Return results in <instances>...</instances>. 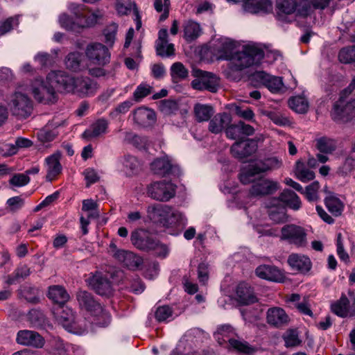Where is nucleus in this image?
I'll use <instances>...</instances> for the list:
<instances>
[{
	"mask_svg": "<svg viewBox=\"0 0 355 355\" xmlns=\"http://www.w3.org/2000/svg\"><path fill=\"white\" fill-rule=\"evenodd\" d=\"M217 54L222 60H229L224 73L231 78L233 73L244 68L259 64L265 55L259 44H249L237 50L236 43L229 38H220L217 46Z\"/></svg>",
	"mask_w": 355,
	"mask_h": 355,
	"instance_id": "obj_1",
	"label": "nucleus"
},
{
	"mask_svg": "<svg viewBox=\"0 0 355 355\" xmlns=\"http://www.w3.org/2000/svg\"><path fill=\"white\" fill-rule=\"evenodd\" d=\"M54 78H56L55 83L60 85V89L77 94L80 96H92L98 89L97 83L87 77L74 78L62 71H51L49 73V80Z\"/></svg>",
	"mask_w": 355,
	"mask_h": 355,
	"instance_id": "obj_2",
	"label": "nucleus"
},
{
	"mask_svg": "<svg viewBox=\"0 0 355 355\" xmlns=\"http://www.w3.org/2000/svg\"><path fill=\"white\" fill-rule=\"evenodd\" d=\"M70 12L77 19V22H64V19H69L66 13L60 15L58 22L60 26L66 30L78 31L79 29L89 28L95 26L102 18L103 14L99 10H89L85 12V6L71 3L68 7Z\"/></svg>",
	"mask_w": 355,
	"mask_h": 355,
	"instance_id": "obj_3",
	"label": "nucleus"
},
{
	"mask_svg": "<svg viewBox=\"0 0 355 355\" xmlns=\"http://www.w3.org/2000/svg\"><path fill=\"white\" fill-rule=\"evenodd\" d=\"M29 87L24 83H20L15 92L10 94L6 100L7 108L13 116L20 119H26L33 112V104L28 96Z\"/></svg>",
	"mask_w": 355,
	"mask_h": 355,
	"instance_id": "obj_4",
	"label": "nucleus"
},
{
	"mask_svg": "<svg viewBox=\"0 0 355 355\" xmlns=\"http://www.w3.org/2000/svg\"><path fill=\"white\" fill-rule=\"evenodd\" d=\"M277 17L281 21H291L295 15L297 17H308L313 14V8L309 0H277Z\"/></svg>",
	"mask_w": 355,
	"mask_h": 355,
	"instance_id": "obj_5",
	"label": "nucleus"
},
{
	"mask_svg": "<svg viewBox=\"0 0 355 355\" xmlns=\"http://www.w3.org/2000/svg\"><path fill=\"white\" fill-rule=\"evenodd\" d=\"M76 298L80 306L85 309L93 320L92 323L99 327L107 326L111 320L110 313L98 302L92 295L85 291H80L76 294Z\"/></svg>",
	"mask_w": 355,
	"mask_h": 355,
	"instance_id": "obj_6",
	"label": "nucleus"
},
{
	"mask_svg": "<svg viewBox=\"0 0 355 355\" xmlns=\"http://www.w3.org/2000/svg\"><path fill=\"white\" fill-rule=\"evenodd\" d=\"M49 75L46 80L41 78H35L30 83H26L29 88L28 92L31 93L35 101L44 103H53L56 101V94L55 88L60 89V85L55 83L56 78L49 80Z\"/></svg>",
	"mask_w": 355,
	"mask_h": 355,
	"instance_id": "obj_7",
	"label": "nucleus"
},
{
	"mask_svg": "<svg viewBox=\"0 0 355 355\" xmlns=\"http://www.w3.org/2000/svg\"><path fill=\"white\" fill-rule=\"evenodd\" d=\"M235 331L234 328L229 324H223L218 327L214 337L219 345H223L229 343V349H232L239 353L251 355L257 351V348L245 340L234 338Z\"/></svg>",
	"mask_w": 355,
	"mask_h": 355,
	"instance_id": "obj_8",
	"label": "nucleus"
},
{
	"mask_svg": "<svg viewBox=\"0 0 355 355\" xmlns=\"http://www.w3.org/2000/svg\"><path fill=\"white\" fill-rule=\"evenodd\" d=\"M58 322L69 332L82 335L88 331L90 323L85 318L76 319L73 310L68 306H60L54 313Z\"/></svg>",
	"mask_w": 355,
	"mask_h": 355,
	"instance_id": "obj_9",
	"label": "nucleus"
},
{
	"mask_svg": "<svg viewBox=\"0 0 355 355\" xmlns=\"http://www.w3.org/2000/svg\"><path fill=\"white\" fill-rule=\"evenodd\" d=\"M282 166V161L275 157L252 162L248 166L242 168L239 174V178L243 184H246L250 183L255 175L268 171L278 169Z\"/></svg>",
	"mask_w": 355,
	"mask_h": 355,
	"instance_id": "obj_10",
	"label": "nucleus"
},
{
	"mask_svg": "<svg viewBox=\"0 0 355 355\" xmlns=\"http://www.w3.org/2000/svg\"><path fill=\"white\" fill-rule=\"evenodd\" d=\"M192 76L195 78L191 82V86L197 90H207L216 92L220 84L219 78L213 73L202 71L199 69H193Z\"/></svg>",
	"mask_w": 355,
	"mask_h": 355,
	"instance_id": "obj_11",
	"label": "nucleus"
},
{
	"mask_svg": "<svg viewBox=\"0 0 355 355\" xmlns=\"http://www.w3.org/2000/svg\"><path fill=\"white\" fill-rule=\"evenodd\" d=\"M176 192V185L165 180L154 182L147 187V195L152 199L167 202L173 198Z\"/></svg>",
	"mask_w": 355,
	"mask_h": 355,
	"instance_id": "obj_12",
	"label": "nucleus"
},
{
	"mask_svg": "<svg viewBox=\"0 0 355 355\" xmlns=\"http://www.w3.org/2000/svg\"><path fill=\"white\" fill-rule=\"evenodd\" d=\"M109 253L124 267L130 270H137L143 263L141 257L130 251L118 249L113 242L110 244Z\"/></svg>",
	"mask_w": 355,
	"mask_h": 355,
	"instance_id": "obj_13",
	"label": "nucleus"
},
{
	"mask_svg": "<svg viewBox=\"0 0 355 355\" xmlns=\"http://www.w3.org/2000/svg\"><path fill=\"white\" fill-rule=\"evenodd\" d=\"M343 92L340 100L334 105L331 116L334 120L347 122L355 116V100L345 103Z\"/></svg>",
	"mask_w": 355,
	"mask_h": 355,
	"instance_id": "obj_14",
	"label": "nucleus"
},
{
	"mask_svg": "<svg viewBox=\"0 0 355 355\" xmlns=\"http://www.w3.org/2000/svg\"><path fill=\"white\" fill-rule=\"evenodd\" d=\"M282 240L297 247H304L306 244V233L304 229L295 225H287L282 228Z\"/></svg>",
	"mask_w": 355,
	"mask_h": 355,
	"instance_id": "obj_15",
	"label": "nucleus"
},
{
	"mask_svg": "<svg viewBox=\"0 0 355 355\" xmlns=\"http://www.w3.org/2000/svg\"><path fill=\"white\" fill-rule=\"evenodd\" d=\"M85 54L90 63L104 66L110 62V54L108 49L102 44L92 43L85 50Z\"/></svg>",
	"mask_w": 355,
	"mask_h": 355,
	"instance_id": "obj_16",
	"label": "nucleus"
},
{
	"mask_svg": "<svg viewBox=\"0 0 355 355\" xmlns=\"http://www.w3.org/2000/svg\"><path fill=\"white\" fill-rule=\"evenodd\" d=\"M252 185L250 189V194L252 196H263L266 195H272L280 189V184L277 181L268 179L260 178L255 181L252 180Z\"/></svg>",
	"mask_w": 355,
	"mask_h": 355,
	"instance_id": "obj_17",
	"label": "nucleus"
},
{
	"mask_svg": "<svg viewBox=\"0 0 355 355\" xmlns=\"http://www.w3.org/2000/svg\"><path fill=\"white\" fill-rule=\"evenodd\" d=\"M331 311L340 318H351L355 316V297L349 299L342 295L339 300L331 305Z\"/></svg>",
	"mask_w": 355,
	"mask_h": 355,
	"instance_id": "obj_18",
	"label": "nucleus"
},
{
	"mask_svg": "<svg viewBox=\"0 0 355 355\" xmlns=\"http://www.w3.org/2000/svg\"><path fill=\"white\" fill-rule=\"evenodd\" d=\"M257 149V141L242 137L232 146L231 152L234 157L242 159L254 153Z\"/></svg>",
	"mask_w": 355,
	"mask_h": 355,
	"instance_id": "obj_19",
	"label": "nucleus"
},
{
	"mask_svg": "<svg viewBox=\"0 0 355 355\" xmlns=\"http://www.w3.org/2000/svg\"><path fill=\"white\" fill-rule=\"evenodd\" d=\"M85 281L87 285L98 295H106L112 292L110 282L101 272L92 273Z\"/></svg>",
	"mask_w": 355,
	"mask_h": 355,
	"instance_id": "obj_20",
	"label": "nucleus"
},
{
	"mask_svg": "<svg viewBox=\"0 0 355 355\" xmlns=\"http://www.w3.org/2000/svg\"><path fill=\"white\" fill-rule=\"evenodd\" d=\"M163 227L172 235H178L187 224V218L180 211L173 209L171 211Z\"/></svg>",
	"mask_w": 355,
	"mask_h": 355,
	"instance_id": "obj_21",
	"label": "nucleus"
},
{
	"mask_svg": "<svg viewBox=\"0 0 355 355\" xmlns=\"http://www.w3.org/2000/svg\"><path fill=\"white\" fill-rule=\"evenodd\" d=\"M16 342L21 345L41 348L45 340L37 332L31 330H20L17 334Z\"/></svg>",
	"mask_w": 355,
	"mask_h": 355,
	"instance_id": "obj_22",
	"label": "nucleus"
},
{
	"mask_svg": "<svg viewBox=\"0 0 355 355\" xmlns=\"http://www.w3.org/2000/svg\"><path fill=\"white\" fill-rule=\"evenodd\" d=\"M155 240V238L152 234L143 229L137 230L131 234L132 243L139 250H149L154 248Z\"/></svg>",
	"mask_w": 355,
	"mask_h": 355,
	"instance_id": "obj_23",
	"label": "nucleus"
},
{
	"mask_svg": "<svg viewBox=\"0 0 355 355\" xmlns=\"http://www.w3.org/2000/svg\"><path fill=\"white\" fill-rule=\"evenodd\" d=\"M266 321L270 326L281 328L289 323L290 318L284 309L273 306L266 311Z\"/></svg>",
	"mask_w": 355,
	"mask_h": 355,
	"instance_id": "obj_24",
	"label": "nucleus"
},
{
	"mask_svg": "<svg viewBox=\"0 0 355 355\" xmlns=\"http://www.w3.org/2000/svg\"><path fill=\"white\" fill-rule=\"evenodd\" d=\"M150 168L154 173L162 176L178 174L180 171L178 166L173 164L167 155L155 159L150 164Z\"/></svg>",
	"mask_w": 355,
	"mask_h": 355,
	"instance_id": "obj_25",
	"label": "nucleus"
},
{
	"mask_svg": "<svg viewBox=\"0 0 355 355\" xmlns=\"http://www.w3.org/2000/svg\"><path fill=\"white\" fill-rule=\"evenodd\" d=\"M172 209L166 205L153 204L148 207L147 216L150 220L163 227L164 223H168L166 220Z\"/></svg>",
	"mask_w": 355,
	"mask_h": 355,
	"instance_id": "obj_26",
	"label": "nucleus"
},
{
	"mask_svg": "<svg viewBox=\"0 0 355 355\" xmlns=\"http://www.w3.org/2000/svg\"><path fill=\"white\" fill-rule=\"evenodd\" d=\"M61 157V153L60 151H56L45 159L46 166V181L52 182L55 180L61 173L62 170V167L60 162Z\"/></svg>",
	"mask_w": 355,
	"mask_h": 355,
	"instance_id": "obj_27",
	"label": "nucleus"
},
{
	"mask_svg": "<svg viewBox=\"0 0 355 355\" xmlns=\"http://www.w3.org/2000/svg\"><path fill=\"white\" fill-rule=\"evenodd\" d=\"M232 127V117L226 112L216 114L209 123V130L212 133L227 132Z\"/></svg>",
	"mask_w": 355,
	"mask_h": 355,
	"instance_id": "obj_28",
	"label": "nucleus"
},
{
	"mask_svg": "<svg viewBox=\"0 0 355 355\" xmlns=\"http://www.w3.org/2000/svg\"><path fill=\"white\" fill-rule=\"evenodd\" d=\"M133 121L141 127H149L155 124L156 114L152 109L140 107L136 109L133 113Z\"/></svg>",
	"mask_w": 355,
	"mask_h": 355,
	"instance_id": "obj_29",
	"label": "nucleus"
},
{
	"mask_svg": "<svg viewBox=\"0 0 355 355\" xmlns=\"http://www.w3.org/2000/svg\"><path fill=\"white\" fill-rule=\"evenodd\" d=\"M243 8L245 12L252 14L268 13L272 10L270 0H243Z\"/></svg>",
	"mask_w": 355,
	"mask_h": 355,
	"instance_id": "obj_30",
	"label": "nucleus"
},
{
	"mask_svg": "<svg viewBox=\"0 0 355 355\" xmlns=\"http://www.w3.org/2000/svg\"><path fill=\"white\" fill-rule=\"evenodd\" d=\"M257 277L271 282H280L284 280L283 273L275 266L270 265H261L255 270Z\"/></svg>",
	"mask_w": 355,
	"mask_h": 355,
	"instance_id": "obj_31",
	"label": "nucleus"
},
{
	"mask_svg": "<svg viewBox=\"0 0 355 355\" xmlns=\"http://www.w3.org/2000/svg\"><path fill=\"white\" fill-rule=\"evenodd\" d=\"M272 201L275 202V205H282L284 202L294 210H298L302 205L299 196L295 192L289 189H284L281 193L279 198H272Z\"/></svg>",
	"mask_w": 355,
	"mask_h": 355,
	"instance_id": "obj_32",
	"label": "nucleus"
},
{
	"mask_svg": "<svg viewBox=\"0 0 355 355\" xmlns=\"http://www.w3.org/2000/svg\"><path fill=\"white\" fill-rule=\"evenodd\" d=\"M155 47L157 53L161 56H169L174 53V45L168 42V31L162 28L158 32V38L156 40Z\"/></svg>",
	"mask_w": 355,
	"mask_h": 355,
	"instance_id": "obj_33",
	"label": "nucleus"
},
{
	"mask_svg": "<svg viewBox=\"0 0 355 355\" xmlns=\"http://www.w3.org/2000/svg\"><path fill=\"white\" fill-rule=\"evenodd\" d=\"M236 295L238 302L243 305L254 304L257 302L253 289L248 284L242 282L236 287Z\"/></svg>",
	"mask_w": 355,
	"mask_h": 355,
	"instance_id": "obj_34",
	"label": "nucleus"
},
{
	"mask_svg": "<svg viewBox=\"0 0 355 355\" xmlns=\"http://www.w3.org/2000/svg\"><path fill=\"white\" fill-rule=\"evenodd\" d=\"M288 263L293 270L301 272H306L311 268L310 259L299 254H291L288 258Z\"/></svg>",
	"mask_w": 355,
	"mask_h": 355,
	"instance_id": "obj_35",
	"label": "nucleus"
},
{
	"mask_svg": "<svg viewBox=\"0 0 355 355\" xmlns=\"http://www.w3.org/2000/svg\"><path fill=\"white\" fill-rule=\"evenodd\" d=\"M255 76L273 93L280 92L283 89L284 84L282 78L279 77L272 76L262 71L258 72Z\"/></svg>",
	"mask_w": 355,
	"mask_h": 355,
	"instance_id": "obj_36",
	"label": "nucleus"
},
{
	"mask_svg": "<svg viewBox=\"0 0 355 355\" xmlns=\"http://www.w3.org/2000/svg\"><path fill=\"white\" fill-rule=\"evenodd\" d=\"M139 165L137 159L131 155H125L117 161L116 166L118 170L123 172L126 175H132L138 168Z\"/></svg>",
	"mask_w": 355,
	"mask_h": 355,
	"instance_id": "obj_37",
	"label": "nucleus"
},
{
	"mask_svg": "<svg viewBox=\"0 0 355 355\" xmlns=\"http://www.w3.org/2000/svg\"><path fill=\"white\" fill-rule=\"evenodd\" d=\"M48 297L53 302L64 304L69 300V295L65 288L60 285L49 286Z\"/></svg>",
	"mask_w": 355,
	"mask_h": 355,
	"instance_id": "obj_38",
	"label": "nucleus"
},
{
	"mask_svg": "<svg viewBox=\"0 0 355 355\" xmlns=\"http://www.w3.org/2000/svg\"><path fill=\"white\" fill-rule=\"evenodd\" d=\"M214 113V107L209 104L196 103L193 107L194 116L198 122L209 121Z\"/></svg>",
	"mask_w": 355,
	"mask_h": 355,
	"instance_id": "obj_39",
	"label": "nucleus"
},
{
	"mask_svg": "<svg viewBox=\"0 0 355 355\" xmlns=\"http://www.w3.org/2000/svg\"><path fill=\"white\" fill-rule=\"evenodd\" d=\"M202 30L198 23L189 20L183 25V37L188 42L196 40L201 34Z\"/></svg>",
	"mask_w": 355,
	"mask_h": 355,
	"instance_id": "obj_40",
	"label": "nucleus"
},
{
	"mask_svg": "<svg viewBox=\"0 0 355 355\" xmlns=\"http://www.w3.org/2000/svg\"><path fill=\"white\" fill-rule=\"evenodd\" d=\"M266 207L270 209L269 217L276 223H284L286 220V214L284 208L281 205H275V202L269 200L266 204Z\"/></svg>",
	"mask_w": 355,
	"mask_h": 355,
	"instance_id": "obj_41",
	"label": "nucleus"
},
{
	"mask_svg": "<svg viewBox=\"0 0 355 355\" xmlns=\"http://www.w3.org/2000/svg\"><path fill=\"white\" fill-rule=\"evenodd\" d=\"M289 107L296 113L304 114L308 111L309 102L304 95L293 96L288 100Z\"/></svg>",
	"mask_w": 355,
	"mask_h": 355,
	"instance_id": "obj_42",
	"label": "nucleus"
},
{
	"mask_svg": "<svg viewBox=\"0 0 355 355\" xmlns=\"http://www.w3.org/2000/svg\"><path fill=\"white\" fill-rule=\"evenodd\" d=\"M295 173L296 178L303 182L312 180L315 178V173L300 161L296 162Z\"/></svg>",
	"mask_w": 355,
	"mask_h": 355,
	"instance_id": "obj_43",
	"label": "nucleus"
},
{
	"mask_svg": "<svg viewBox=\"0 0 355 355\" xmlns=\"http://www.w3.org/2000/svg\"><path fill=\"white\" fill-rule=\"evenodd\" d=\"M83 55L78 51L69 53L64 59L66 67L71 71H77L80 69Z\"/></svg>",
	"mask_w": 355,
	"mask_h": 355,
	"instance_id": "obj_44",
	"label": "nucleus"
},
{
	"mask_svg": "<svg viewBox=\"0 0 355 355\" xmlns=\"http://www.w3.org/2000/svg\"><path fill=\"white\" fill-rule=\"evenodd\" d=\"M171 76L173 82L178 83L187 78L189 71L181 62H175L171 67Z\"/></svg>",
	"mask_w": 355,
	"mask_h": 355,
	"instance_id": "obj_45",
	"label": "nucleus"
},
{
	"mask_svg": "<svg viewBox=\"0 0 355 355\" xmlns=\"http://www.w3.org/2000/svg\"><path fill=\"white\" fill-rule=\"evenodd\" d=\"M30 274V269L26 265L21 266L12 275L8 276L6 283L8 285L14 284L20 279L26 278Z\"/></svg>",
	"mask_w": 355,
	"mask_h": 355,
	"instance_id": "obj_46",
	"label": "nucleus"
},
{
	"mask_svg": "<svg viewBox=\"0 0 355 355\" xmlns=\"http://www.w3.org/2000/svg\"><path fill=\"white\" fill-rule=\"evenodd\" d=\"M225 108L234 112L237 116L246 120H251L254 117V112L250 108L243 110L242 107L236 103H230L225 105Z\"/></svg>",
	"mask_w": 355,
	"mask_h": 355,
	"instance_id": "obj_47",
	"label": "nucleus"
},
{
	"mask_svg": "<svg viewBox=\"0 0 355 355\" xmlns=\"http://www.w3.org/2000/svg\"><path fill=\"white\" fill-rule=\"evenodd\" d=\"M337 142L331 139L323 137L317 141V148L320 152L331 153L336 150Z\"/></svg>",
	"mask_w": 355,
	"mask_h": 355,
	"instance_id": "obj_48",
	"label": "nucleus"
},
{
	"mask_svg": "<svg viewBox=\"0 0 355 355\" xmlns=\"http://www.w3.org/2000/svg\"><path fill=\"white\" fill-rule=\"evenodd\" d=\"M27 319L33 327L42 326L46 320L44 313L37 309L31 310L27 315Z\"/></svg>",
	"mask_w": 355,
	"mask_h": 355,
	"instance_id": "obj_49",
	"label": "nucleus"
},
{
	"mask_svg": "<svg viewBox=\"0 0 355 355\" xmlns=\"http://www.w3.org/2000/svg\"><path fill=\"white\" fill-rule=\"evenodd\" d=\"M159 109L164 114L170 115L175 114L179 109V106L176 101L166 99L159 102Z\"/></svg>",
	"mask_w": 355,
	"mask_h": 355,
	"instance_id": "obj_50",
	"label": "nucleus"
},
{
	"mask_svg": "<svg viewBox=\"0 0 355 355\" xmlns=\"http://www.w3.org/2000/svg\"><path fill=\"white\" fill-rule=\"evenodd\" d=\"M325 205L328 210L336 216L341 214L343 210V204L341 201L334 196L327 197L325 199Z\"/></svg>",
	"mask_w": 355,
	"mask_h": 355,
	"instance_id": "obj_51",
	"label": "nucleus"
},
{
	"mask_svg": "<svg viewBox=\"0 0 355 355\" xmlns=\"http://www.w3.org/2000/svg\"><path fill=\"white\" fill-rule=\"evenodd\" d=\"M340 62L349 64L355 62V46L342 49L338 54Z\"/></svg>",
	"mask_w": 355,
	"mask_h": 355,
	"instance_id": "obj_52",
	"label": "nucleus"
},
{
	"mask_svg": "<svg viewBox=\"0 0 355 355\" xmlns=\"http://www.w3.org/2000/svg\"><path fill=\"white\" fill-rule=\"evenodd\" d=\"M134 6L130 0H116L115 3V9L119 15H128Z\"/></svg>",
	"mask_w": 355,
	"mask_h": 355,
	"instance_id": "obj_53",
	"label": "nucleus"
},
{
	"mask_svg": "<svg viewBox=\"0 0 355 355\" xmlns=\"http://www.w3.org/2000/svg\"><path fill=\"white\" fill-rule=\"evenodd\" d=\"M19 24L17 17H10L0 23V36L5 35L10 31Z\"/></svg>",
	"mask_w": 355,
	"mask_h": 355,
	"instance_id": "obj_54",
	"label": "nucleus"
},
{
	"mask_svg": "<svg viewBox=\"0 0 355 355\" xmlns=\"http://www.w3.org/2000/svg\"><path fill=\"white\" fill-rule=\"evenodd\" d=\"M173 310L167 305L161 306L157 308L155 316L159 322H163L172 317Z\"/></svg>",
	"mask_w": 355,
	"mask_h": 355,
	"instance_id": "obj_55",
	"label": "nucleus"
},
{
	"mask_svg": "<svg viewBox=\"0 0 355 355\" xmlns=\"http://www.w3.org/2000/svg\"><path fill=\"white\" fill-rule=\"evenodd\" d=\"M320 189V184L318 181L312 182L306 187L304 193L309 201H315L318 198V192Z\"/></svg>",
	"mask_w": 355,
	"mask_h": 355,
	"instance_id": "obj_56",
	"label": "nucleus"
},
{
	"mask_svg": "<svg viewBox=\"0 0 355 355\" xmlns=\"http://www.w3.org/2000/svg\"><path fill=\"white\" fill-rule=\"evenodd\" d=\"M152 92V87L146 84L139 85L133 93L134 100L137 102L147 96Z\"/></svg>",
	"mask_w": 355,
	"mask_h": 355,
	"instance_id": "obj_57",
	"label": "nucleus"
},
{
	"mask_svg": "<svg viewBox=\"0 0 355 355\" xmlns=\"http://www.w3.org/2000/svg\"><path fill=\"white\" fill-rule=\"evenodd\" d=\"M132 103L130 101H125L118 105L114 110H113L110 115L112 118H116L121 114H124L129 111L132 107Z\"/></svg>",
	"mask_w": 355,
	"mask_h": 355,
	"instance_id": "obj_58",
	"label": "nucleus"
},
{
	"mask_svg": "<svg viewBox=\"0 0 355 355\" xmlns=\"http://www.w3.org/2000/svg\"><path fill=\"white\" fill-rule=\"evenodd\" d=\"M117 31V26L112 24L107 27L103 32L105 36V42L108 46H112L116 38V33Z\"/></svg>",
	"mask_w": 355,
	"mask_h": 355,
	"instance_id": "obj_59",
	"label": "nucleus"
},
{
	"mask_svg": "<svg viewBox=\"0 0 355 355\" xmlns=\"http://www.w3.org/2000/svg\"><path fill=\"white\" fill-rule=\"evenodd\" d=\"M295 307L297 309V311L305 315H309L310 317L313 316V311L311 309V304L307 298H304L302 301L300 302H297L295 304Z\"/></svg>",
	"mask_w": 355,
	"mask_h": 355,
	"instance_id": "obj_60",
	"label": "nucleus"
},
{
	"mask_svg": "<svg viewBox=\"0 0 355 355\" xmlns=\"http://www.w3.org/2000/svg\"><path fill=\"white\" fill-rule=\"evenodd\" d=\"M284 341L287 347L297 346L301 343L297 332L293 330L287 332L284 336Z\"/></svg>",
	"mask_w": 355,
	"mask_h": 355,
	"instance_id": "obj_61",
	"label": "nucleus"
},
{
	"mask_svg": "<svg viewBox=\"0 0 355 355\" xmlns=\"http://www.w3.org/2000/svg\"><path fill=\"white\" fill-rule=\"evenodd\" d=\"M154 243L155 244V246L149 249V250L153 251L157 257L165 258L168 254V247L166 245L160 243V241L156 239L154 241Z\"/></svg>",
	"mask_w": 355,
	"mask_h": 355,
	"instance_id": "obj_62",
	"label": "nucleus"
},
{
	"mask_svg": "<svg viewBox=\"0 0 355 355\" xmlns=\"http://www.w3.org/2000/svg\"><path fill=\"white\" fill-rule=\"evenodd\" d=\"M85 179L87 182L86 187H89L91 184L96 183L99 180L98 173L92 168L85 169L83 172Z\"/></svg>",
	"mask_w": 355,
	"mask_h": 355,
	"instance_id": "obj_63",
	"label": "nucleus"
},
{
	"mask_svg": "<svg viewBox=\"0 0 355 355\" xmlns=\"http://www.w3.org/2000/svg\"><path fill=\"white\" fill-rule=\"evenodd\" d=\"M30 182V178L24 173L16 174L10 180V184L16 187H23Z\"/></svg>",
	"mask_w": 355,
	"mask_h": 355,
	"instance_id": "obj_64",
	"label": "nucleus"
}]
</instances>
